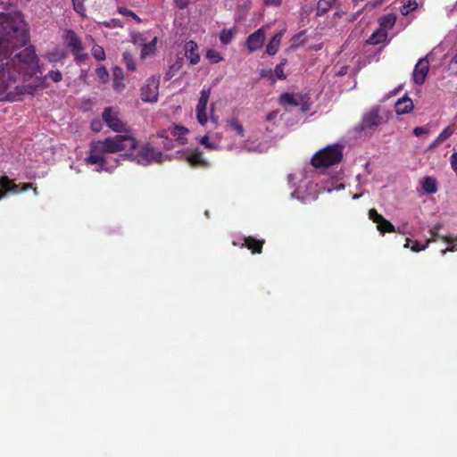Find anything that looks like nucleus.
<instances>
[{
	"label": "nucleus",
	"instance_id": "obj_1",
	"mask_svg": "<svg viewBox=\"0 0 457 457\" xmlns=\"http://www.w3.org/2000/svg\"><path fill=\"white\" fill-rule=\"evenodd\" d=\"M39 58L35 47L29 46L12 57L0 56V99L12 87L15 92H9L10 100H19L16 96L33 95L37 88L43 86V79L36 77L33 82L29 80L37 73H40Z\"/></svg>",
	"mask_w": 457,
	"mask_h": 457
},
{
	"label": "nucleus",
	"instance_id": "obj_2",
	"mask_svg": "<svg viewBox=\"0 0 457 457\" xmlns=\"http://www.w3.org/2000/svg\"><path fill=\"white\" fill-rule=\"evenodd\" d=\"M8 9V3L0 0V56L12 57L29 42V34L21 12Z\"/></svg>",
	"mask_w": 457,
	"mask_h": 457
},
{
	"label": "nucleus",
	"instance_id": "obj_3",
	"mask_svg": "<svg viewBox=\"0 0 457 457\" xmlns=\"http://www.w3.org/2000/svg\"><path fill=\"white\" fill-rule=\"evenodd\" d=\"M137 146V141L131 136L116 135L103 140H93L89 145L87 155L85 158L87 165H96V171L112 172L108 166L107 154H116L121 151H133Z\"/></svg>",
	"mask_w": 457,
	"mask_h": 457
},
{
	"label": "nucleus",
	"instance_id": "obj_4",
	"mask_svg": "<svg viewBox=\"0 0 457 457\" xmlns=\"http://www.w3.org/2000/svg\"><path fill=\"white\" fill-rule=\"evenodd\" d=\"M344 145L334 144L319 150L312 158V164L315 168H328L341 162L343 159Z\"/></svg>",
	"mask_w": 457,
	"mask_h": 457
},
{
	"label": "nucleus",
	"instance_id": "obj_5",
	"mask_svg": "<svg viewBox=\"0 0 457 457\" xmlns=\"http://www.w3.org/2000/svg\"><path fill=\"white\" fill-rule=\"evenodd\" d=\"M62 38L66 46L71 49L77 63H81L87 60L88 54L84 52L82 42L74 30L65 29Z\"/></svg>",
	"mask_w": 457,
	"mask_h": 457
},
{
	"label": "nucleus",
	"instance_id": "obj_6",
	"mask_svg": "<svg viewBox=\"0 0 457 457\" xmlns=\"http://www.w3.org/2000/svg\"><path fill=\"white\" fill-rule=\"evenodd\" d=\"M102 119L109 129L116 133L127 132L126 124L120 119L119 113L112 107H105Z\"/></svg>",
	"mask_w": 457,
	"mask_h": 457
},
{
	"label": "nucleus",
	"instance_id": "obj_7",
	"mask_svg": "<svg viewBox=\"0 0 457 457\" xmlns=\"http://www.w3.org/2000/svg\"><path fill=\"white\" fill-rule=\"evenodd\" d=\"M31 187V183L15 184L13 180L9 179L7 176H3L0 178V200L4 198L7 193L17 194L20 192H25Z\"/></svg>",
	"mask_w": 457,
	"mask_h": 457
},
{
	"label": "nucleus",
	"instance_id": "obj_8",
	"mask_svg": "<svg viewBox=\"0 0 457 457\" xmlns=\"http://www.w3.org/2000/svg\"><path fill=\"white\" fill-rule=\"evenodd\" d=\"M369 219L377 224V228L382 235L396 231L395 226L379 214L374 208L369 211ZM397 231L401 232L400 228H398Z\"/></svg>",
	"mask_w": 457,
	"mask_h": 457
},
{
	"label": "nucleus",
	"instance_id": "obj_9",
	"mask_svg": "<svg viewBox=\"0 0 457 457\" xmlns=\"http://www.w3.org/2000/svg\"><path fill=\"white\" fill-rule=\"evenodd\" d=\"M211 96V88H203L200 93L198 104L196 105V119L201 125H205L207 118V104Z\"/></svg>",
	"mask_w": 457,
	"mask_h": 457
},
{
	"label": "nucleus",
	"instance_id": "obj_10",
	"mask_svg": "<svg viewBox=\"0 0 457 457\" xmlns=\"http://www.w3.org/2000/svg\"><path fill=\"white\" fill-rule=\"evenodd\" d=\"M159 80L151 78L148 79L146 84L141 88V99L144 102H156L159 95Z\"/></svg>",
	"mask_w": 457,
	"mask_h": 457
},
{
	"label": "nucleus",
	"instance_id": "obj_11",
	"mask_svg": "<svg viewBox=\"0 0 457 457\" xmlns=\"http://www.w3.org/2000/svg\"><path fill=\"white\" fill-rule=\"evenodd\" d=\"M429 71V62L426 57L420 58L416 63L413 72L412 79L417 85H423Z\"/></svg>",
	"mask_w": 457,
	"mask_h": 457
},
{
	"label": "nucleus",
	"instance_id": "obj_12",
	"mask_svg": "<svg viewBox=\"0 0 457 457\" xmlns=\"http://www.w3.org/2000/svg\"><path fill=\"white\" fill-rule=\"evenodd\" d=\"M265 33L263 29H259L248 36L245 45L250 52H254L260 49L264 42Z\"/></svg>",
	"mask_w": 457,
	"mask_h": 457
},
{
	"label": "nucleus",
	"instance_id": "obj_13",
	"mask_svg": "<svg viewBox=\"0 0 457 457\" xmlns=\"http://www.w3.org/2000/svg\"><path fill=\"white\" fill-rule=\"evenodd\" d=\"M160 154V152L156 151L154 147L145 145L137 154V162L141 165H147Z\"/></svg>",
	"mask_w": 457,
	"mask_h": 457
},
{
	"label": "nucleus",
	"instance_id": "obj_14",
	"mask_svg": "<svg viewBox=\"0 0 457 457\" xmlns=\"http://www.w3.org/2000/svg\"><path fill=\"white\" fill-rule=\"evenodd\" d=\"M184 48L186 57L189 60L190 64H197L200 61L197 44L193 40H189L185 44Z\"/></svg>",
	"mask_w": 457,
	"mask_h": 457
},
{
	"label": "nucleus",
	"instance_id": "obj_15",
	"mask_svg": "<svg viewBox=\"0 0 457 457\" xmlns=\"http://www.w3.org/2000/svg\"><path fill=\"white\" fill-rule=\"evenodd\" d=\"M265 243L264 239H256L253 237H245L244 238V243L242 244V247H246L249 249L252 253H261L262 252V247Z\"/></svg>",
	"mask_w": 457,
	"mask_h": 457
},
{
	"label": "nucleus",
	"instance_id": "obj_16",
	"mask_svg": "<svg viewBox=\"0 0 457 457\" xmlns=\"http://www.w3.org/2000/svg\"><path fill=\"white\" fill-rule=\"evenodd\" d=\"M303 101V95L283 93L279 96V104L282 105H289L291 107H297Z\"/></svg>",
	"mask_w": 457,
	"mask_h": 457
},
{
	"label": "nucleus",
	"instance_id": "obj_17",
	"mask_svg": "<svg viewBox=\"0 0 457 457\" xmlns=\"http://www.w3.org/2000/svg\"><path fill=\"white\" fill-rule=\"evenodd\" d=\"M381 122V118L378 115L377 111H370L368 112L362 119L361 128L365 129H373L378 127Z\"/></svg>",
	"mask_w": 457,
	"mask_h": 457
},
{
	"label": "nucleus",
	"instance_id": "obj_18",
	"mask_svg": "<svg viewBox=\"0 0 457 457\" xmlns=\"http://www.w3.org/2000/svg\"><path fill=\"white\" fill-rule=\"evenodd\" d=\"M395 112L399 115L406 114L413 110L412 100L407 96H403L395 103Z\"/></svg>",
	"mask_w": 457,
	"mask_h": 457
},
{
	"label": "nucleus",
	"instance_id": "obj_19",
	"mask_svg": "<svg viewBox=\"0 0 457 457\" xmlns=\"http://www.w3.org/2000/svg\"><path fill=\"white\" fill-rule=\"evenodd\" d=\"M187 162L193 167H207L208 162L203 158V153L195 150L187 156Z\"/></svg>",
	"mask_w": 457,
	"mask_h": 457
},
{
	"label": "nucleus",
	"instance_id": "obj_20",
	"mask_svg": "<svg viewBox=\"0 0 457 457\" xmlns=\"http://www.w3.org/2000/svg\"><path fill=\"white\" fill-rule=\"evenodd\" d=\"M282 39V32L276 33L268 43L266 46V53L270 55H274L278 51Z\"/></svg>",
	"mask_w": 457,
	"mask_h": 457
},
{
	"label": "nucleus",
	"instance_id": "obj_21",
	"mask_svg": "<svg viewBox=\"0 0 457 457\" xmlns=\"http://www.w3.org/2000/svg\"><path fill=\"white\" fill-rule=\"evenodd\" d=\"M387 37V31L384 28H378L374 31L368 39V43L370 45H378L386 41Z\"/></svg>",
	"mask_w": 457,
	"mask_h": 457
},
{
	"label": "nucleus",
	"instance_id": "obj_22",
	"mask_svg": "<svg viewBox=\"0 0 457 457\" xmlns=\"http://www.w3.org/2000/svg\"><path fill=\"white\" fill-rule=\"evenodd\" d=\"M36 77L41 78V79H43V86H42V87H37V89H39V88H41V89H42V88L46 87V85H45L46 78H49V79H52L54 82H60V81H62V72H61L59 70H55V71L52 70V71H50L45 78H42L41 76H38V75H37V73L35 76H33V77L29 80V82H33V80H34V79H35Z\"/></svg>",
	"mask_w": 457,
	"mask_h": 457
},
{
	"label": "nucleus",
	"instance_id": "obj_23",
	"mask_svg": "<svg viewBox=\"0 0 457 457\" xmlns=\"http://www.w3.org/2000/svg\"><path fill=\"white\" fill-rule=\"evenodd\" d=\"M184 59L183 57H178L173 64L169 67V70L165 73V79L169 80L172 79L177 72L183 67Z\"/></svg>",
	"mask_w": 457,
	"mask_h": 457
},
{
	"label": "nucleus",
	"instance_id": "obj_24",
	"mask_svg": "<svg viewBox=\"0 0 457 457\" xmlns=\"http://www.w3.org/2000/svg\"><path fill=\"white\" fill-rule=\"evenodd\" d=\"M396 21V16L394 13L384 15L378 19L379 28H384L386 31L391 29Z\"/></svg>",
	"mask_w": 457,
	"mask_h": 457
},
{
	"label": "nucleus",
	"instance_id": "obj_25",
	"mask_svg": "<svg viewBox=\"0 0 457 457\" xmlns=\"http://www.w3.org/2000/svg\"><path fill=\"white\" fill-rule=\"evenodd\" d=\"M336 0H320L317 4V16H322L325 13H327L333 4H335Z\"/></svg>",
	"mask_w": 457,
	"mask_h": 457
},
{
	"label": "nucleus",
	"instance_id": "obj_26",
	"mask_svg": "<svg viewBox=\"0 0 457 457\" xmlns=\"http://www.w3.org/2000/svg\"><path fill=\"white\" fill-rule=\"evenodd\" d=\"M67 58V53L62 50L55 49L46 54V59L50 62H56Z\"/></svg>",
	"mask_w": 457,
	"mask_h": 457
},
{
	"label": "nucleus",
	"instance_id": "obj_27",
	"mask_svg": "<svg viewBox=\"0 0 457 457\" xmlns=\"http://www.w3.org/2000/svg\"><path fill=\"white\" fill-rule=\"evenodd\" d=\"M228 126L236 132V134L239 137H244L245 129L243 125L239 122V120L233 117L227 121Z\"/></svg>",
	"mask_w": 457,
	"mask_h": 457
},
{
	"label": "nucleus",
	"instance_id": "obj_28",
	"mask_svg": "<svg viewBox=\"0 0 457 457\" xmlns=\"http://www.w3.org/2000/svg\"><path fill=\"white\" fill-rule=\"evenodd\" d=\"M422 189L428 194L436 193L437 190L436 179L427 177L422 182Z\"/></svg>",
	"mask_w": 457,
	"mask_h": 457
},
{
	"label": "nucleus",
	"instance_id": "obj_29",
	"mask_svg": "<svg viewBox=\"0 0 457 457\" xmlns=\"http://www.w3.org/2000/svg\"><path fill=\"white\" fill-rule=\"evenodd\" d=\"M123 62L126 65L128 71H134L137 69L136 60L132 54L125 51L122 54Z\"/></svg>",
	"mask_w": 457,
	"mask_h": 457
},
{
	"label": "nucleus",
	"instance_id": "obj_30",
	"mask_svg": "<svg viewBox=\"0 0 457 457\" xmlns=\"http://www.w3.org/2000/svg\"><path fill=\"white\" fill-rule=\"evenodd\" d=\"M156 42L157 38L154 37L151 42L143 46L141 50V58H146L147 56L154 54L156 50Z\"/></svg>",
	"mask_w": 457,
	"mask_h": 457
},
{
	"label": "nucleus",
	"instance_id": "obj_31",
	"mask_svg": "<svg viewBox=\"0 0 457 457\" xmlns=\"http://www.w3.org/2000/svg\"><path fill=\"white\" fill-rule=\"evenodd\" d=\"M234 37V32L232 29H223L220 33V40L223 45L229 44Z\"/></svg>",
	"mask_w": 457,
	"mask_h": 457
},
{
	"label": "nucleus",
	"instance_id": "obj_32",
	"mask_svg": "<svg viewBox=\"0 0 457 457\" xmlns=\"http://www.w3.org/2000/svg\"><path fill=\"white\" fill-rule=\"evenodd\" d=\"M93 57L97 61H104L105 59L104 49L99 45H94L91 49Z\"/></svg>",
	"mask_w": 457,
	"mask_h": 457
},
{
	"label": "nucleus",
	"instance_id": "obj_33",
	"mask_svg": "<svg viewBox=\"0 0 457 457\" xmlns=\"http://www.w3.org/2000/svg\"><path fill=\"white\" fill-rule=\"evenodd\" d=\"M455 131V128L453 125H450L443 129V131L438 135V141L444 143L447 140Z\"/></svg>",
	"mask_w": 457,
	"mask_h": 457
},
{
	"label": "nucleus",
	"instance_id": "obj_34",
	"mask_svg": "<svg viewBox=\"0 0 457 457\" xmlns=\"http://www.w3.org/2000/svg\"><path fill=\"white\" fill-rule=\"evenodd\" d=\"M430 241L431 240H428L425 244H420V242H418L416 240L415 241L407 240V243L405 244L404 246L409 247V244L411 243V247L413 252H420L422 250H425L428 247Z\"/></svg>",
	"mask_w": 457,
	"mask_h": 457
},
{
	"label": "nucleus",
	"instance_id": "obj_35",
	"mask_svg": "<svg viewBox=\"0 0 457 457\" xmlns=\"http://www.w3.org/2000/svg\"><path fill=\"white\" fill-rule=\"evenodd\" d=\"M418 4L416 0H408L406 4L401 8V13L403 15H408L411 11L417 9Z\"/></svg>",
	"mask_w": 457,
	"mask_h": 457
},
{
	"label": "nucleus",
	"instance_id": "obj_36",
	"mask_svg": "<svg viewBox=\"0 0 457 457\" xmlns=\"http://www.w3.org/2000/svg\"><path fill=\"white\" fill-rule=\"evenodd\" d=\"M208 58L212 63H218L222 60L220 54L214 49H209L206 53Z\"/></svg>",
	"mask_w": 457,
	"mask_h": 457
},
{
	"label": "nucleus",
	"instance_id": "obj_37",
	"mask_svg": "<svg viewBox=\"0 0 457 457\" xmlns=\"http://www.w3.org/2000/svg\"><path fill=\"white\" fill-rule=\"evenodd\" d=\"M71 1H72V5H73L74 11L80 15H84L85 11H86V8L84 5L85 0H71Z\"/></svg>",
	"mask_w": 457,
	"mask_h": 457
},
{
	"label": "nucleus",
	"instance_id": "obj_38",
	"mask_svg": "<svg viewBox=\"0 0 457 457\" xmlns=\"http://www.w3.org/2000/svg\"><path fill=\"white\" fill-rule=\"evenodd\" d=\"M439 228H440V226L436 225L434 228V230L431 231L432 240L436 241V239H442V240H444L447 244H452L453 242V239L452 237H444V236H442L439 233L435 231L436 229H438Z\"/></svg>",
	"mask_w": 457,
	"mask_h": 457
},
{
	"label": "nucleus",
	"instance_id": "obj_39",
	"mask_svg": "<svg viewBox=\"0 0 457 457\" xmlns=\"http://www.w3.org/2000/svg\"><path fill=\"white\" fill-rule=\"evenodd\" d=\"M96 73L101 81L105 82L109 79V73L105 67L100 66L96 68Z\"/></svg>",
	"mask_w": 457,
	"mask_h": 457
},
{
	"label": "nucleus",
	"instance_id": "obj_40",
	"mask_svg": "<svg viewBox=\"0 0 457 457\" xmlns=\"http://www.w3.org/2000/svg\"><path fill=\"white\" fill-rule=\"evenodd\" d=\"M286 62H287V60H283L280 63H278L275 67L276 76L279 79H286V75L284 73V66H285Z\"/></svg>",
	"mask_w": 457,
	"mask_h": 457
},
{
	"label": "nucleus",
	"instance_id": "obj_41",
	"mask_svg": "<svg viewBox=\"0 0 457 457\" xmlns=\"http://www.w3.org/2000/svg\"><path fill=\"white\" fill-rule=\"evenodd\" d=\"M188 132V129L182 127V126H175L173 129L171 130V135L178 136V138L179 139L181 136H185Z\"/></svg>",
	"mask_w": 457,
	"mask_h": 457
},
{
	"label": "nucleus",
	"instance_id": "obj_42",
	"mask_svg": "<svg viewBox=\"0 0 457 457\" xmlns=\"http://www.w3.org/2000/svg\"><path fill=\"white\" fill-rule=\"evenodd\" d=\"M119 12L126 16H130L138 21H140L139 17L133 11L129 10L127 7H120Z\"/></svg>",
	"mask_w": 457,
	"mask_h": 457
},
{
	"label": "nucleus",
	"instance_id": "obj_43",
	"mask_svg": "<svg viewBox=\"0 0 457 457\" xmlns=\"http://www.w3.org/2000/svg\"><path fill=\"white\" fill-rule=\"evenodd\" d=\"M299 106H301V109L303 112H306L310 110L309 97L307 95H303V101Z\"/></svg>",
	"mask_w": 457,
	"mask_h": 457
},
{
	"label": "nucleus",
	"instance_id": "obj_44",
	"mask_svg": "<svg viewBox=\"0 0 457 457\" xmlns=\"http://www.w3.org/2000/svg\"><path fill=\"white\" fill-rule=\"evenodd\" d=\"M91 129L95 132H99L102 129V122L100 120L96 119L91 121Z\"/></svg>",
	"mask_w": 457,
	"mask_h": 457
},
{
	"label": "nucleus",
	"instance_id": "obj_45",
	"mask_svg": "<svg viewBox=\"0 0 457 457\" xmlns=\"http://www.w3.org/2000/svg\"><path fill=\"white\" fill-rule=\"evenodd\" d=\"M112 75H113L115 80L122 79V78H123L122 69L119 66L114 67L112 69Z\"/></svg>",
	"mask_w": 457,
	"mask_h": 457
},
{
	"label": "nucleus",
	"instance_id": "obj_46",
	"mask_svg": "<svg viewBox=\"0 0 457 457\" xmlns=\"http://www.w3.org/2000/svg\"><path fill=\"white\" fill-rule=\"evenodd\" d=\"M451 167L457 173V152L452 154L450 157Z\"/></svg>",
	"mask_w": 457,
	"mask_h": 457
},
{
	"label": "nucleus",
	"instance_id": "obj_47",
	"mask_svg": "<svg viewBox=\"0 0 457 457\" xmlns=\"http://www.w3.org/2000/svg\"><path fill=\"white\" fill-rule=\"evenodd\" d=\"M200 143L208 149H214V145L209 142V137L207 135L200 139Z\"/></svg>",
	"mask_w": 457,
	"mask_h": 457
},
{
	"label": "nucleus",
	"instance_id": "obj_48",
	"mask_svg": "<svg viewBox=\"0 0 457 457\" xmlns=\"http://www.w3.org/2000/svg\"><path fill=\"white\" fill-rule=\"evenodd\" d=\"M263 4L267 6L278 7L282 4V0H262Z\"/></svg>",
	"mask_w": 457,
	"mask_h": 457
},
{
	"label": "nucleus",
	"instance_id": "obj_49",
	"mask_svg": "<svg viewBox=\"0 0 457 457\" xmlns=\"http://www.w3.org/2000/svg\"><path fill=\"white\" fill-rule=\"evenodd\" d=\"M428 132V130L427 129H425L424 127H416L413 129V134L416 137H420L422 134H427Z\"/></svg>",
	"mask_w": 457,
	"mask_h": 457
},
{
	"label": "nucleus",
	"instance_id": "obj_50",
	"mask_svg": "<svg viewBox=\"0 0 457 457\" xmlns=\"http://www.w3.org/2000/svg\"><path fill=\"white\" fill-rule=\"evenodd\" d=\"M179 9H184L187 6L189 0H175Z\"/></svg>",
	"mask_w": 457,
	"mask_h": 457
},
{
	"label": "nucleus",
	"instance_id": "obj_51",
	"mask_svg": "<svg viewBox=\"0 0 457 457\" xmlns=\"http://www.w3.org/2000/svg\"><path fill=\"white\" fill-rule=\"evenodd\" d=\"M450 66L454 70V72L457 74V54L452 58Z\"/></svg>",
	"mask_w": 457,
	"mask_h": 457
},
{
	"label": "nucleus",
	"instance_id": "obj_52",
	"mask_svg": "<svg viewBox=\"0 0 457 457\" xmlns=\"http://www.w3.org/2000/svg\"><path fill=\"white\" fill-rule=\"evenodd\" d=\"M442 142L441 141H438V137H436L429 145H428V150H433L434 148H436L437 145H441Z\"/></svg>",
	"mask_w": 457,
	"mask_h": 457
},
{
	"label": "nucleus",
	"instance_id": "obj_53",
	"mask_svg": "<svg viewBox=\"0 0 457 457\" xmlns=\"http://www.w3.org/2000/svg\"><path fill=\"white\" fill-rule=\"evenodd\" d=\"M277 114H278V112H269V113L267 114V116H266V120H272L273 119H275V118H276Z\"/></svg>",
	"mask_w": 457,
	"mask_h": 457
},
{
	"label": "nucleus",
	"instance_id": "obj_54",
	"mask_svg": "<svg viewBox=\"0 0 457 457\" xmlns=\"http://www.w3.org/2000/svg\"><path fill=\"white\" fill-rule=\"evenodd\" d=\"M157 136L162 138H168V131L165 129H162L157 133Z\"/></svg>",
	"mask_w": 457,
	"mask_h": 457
},
{
	"label": "nucleus",
	"instance_id": "obj_55",
	"mask_svg": "<svg viewBox=\"0 0 457 457\" xmlns=\"http://www.w3.org/2000/svg\"><path fill=\"white\" fill-rule=\"evenodd\" d=\"M455 249V246L447 247L445 250L442 251V253L445 254L447 251L453 252Z\"/></svg>",
	"mask_w": 457,
	"mask_h": 457
},
{
	"label": "nucleus",
	"instance_id": "obj_56",
	"mask_svg": "<svg viewBox=\"0 0 457 457\" xmlns=\"http://www.w3.org/2000/svg\"><path fill=\"white\" fill-rule=\"evenodd\" d=\"M383 1H384V0H376V2L374 3L373 6H376V5H378V4H382V2H383Z\"/></svg>",
	"mask_w": 457,
	"mask_h": 457
}]
</instances>
